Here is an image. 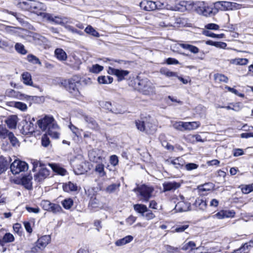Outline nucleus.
Masks as SVG:
<instances>
[{
  "label": "nucleus",
  "instance_id": "1",
  "mask_svg": "<svg viewBox=\"0 0 253 253\" xmlns=\"http://www.w3.org/2000/svg\"><path fill=\"white\" fill-rule=\"evenodd\" d=\"M66 89L73 96H78L80 95L78 86L80 84L79 78L74 76L63 83Z\"/></svg>",
  "mask_w": 253,
  "mask_h": 253
},
{
  "label": "nucleus",
  "instance_id": "2",
  "mask_svg": "<svg viewBox=\"0 0 253 253\" xmlns=\"http://www.w3.org/2000/svg\"><path fill=\"white\" fill-rule=\"evenodd\" d=\"M133 191L137 193L138 197L140 196V200L144 202H148L151 197L154 189L152 187L142 185L134 188Z\"/></svg>",
  "mask_w": 253,
  "mask_h": 253
},
{
  "label": "nucleus",
  "instance_id": "3",
  "mask_svg": "<svg viewBox=\"0 0 253 253\" xmlns=\"http://www.w3.org/2000/svg\"><path fill=\"white\" fill-rule=\"evenodd\" d=\"M195 10L198 14L205 16H211L214 14V9L204 1H200L195 4ZM215 10V9H214Z\"/></svg>",
  "mask_w": 253,
  "mask_h": 253
},
{
  "label": "nucleus",
  "instance_id": "4",
  "mask_svg": "<svg viewBox=\"0 0 253 253\" xmlns=\"http://www.w3.org/2000/svg\"><path fill=\"white\" fill-rule=\"evenodd\" d=\"M28 169V164L24 161L15 160L10 166V169L14 174H17Z\"/></svg>",
  "mask_w": 253,
  "mask_h": 253
},
{
  "label": "nucleus",
  "instance_id": "5",
  "mask_svg": "<svg viewBox=\"0 0 253 253\" xmlns=\"http://www.w3.org/2000/svg\"><path fill=\"white\" fill-rule=\"evenodd\" d=\"M51 238L49 235H45L39 238L37 242L36 246L32 249L31 253H35V251L39 249L40 252L42 251L46 247V246L50 243Z\"/></svg>",
  "mask_w": 253,
  "mask_h": 253
},
{
  "label": "nucleus",
  "instance_id": "6",
  "mask_svg": "<svg viewBox=\"0 0 253 253\" xmlns=\"http://www.w3.org/2000/svg\"><path fill=\"white\" fill-rule=\"evenodd\" d=\"M56 121L52 116H45L43 119L39 120L37 124L39 127L42 130H46Z\"/></svg>",
  "mask_w": 253,
  "mask_h": 253
},
{
  "label": "nucleus",
  "instance_id": "7",
  "mask_svg": "<svg viewBox=\"0 0 253 253\" xmlns=\"http://www.w3.org/2000/svg\"><path fill=\"white\" fill-rule=\"evenodd\" d=\"M107 72L110 75L116 76L119 82L124 80L125 77L129 74L127 70L115 69L111 67H109Z\"/></svg>",
  "mask_w": 253,
  "mask_h": 253
},
{
  "label": "nucleus",
  "instance_id": "8",
  "mask_svg": "<svg viewBox=\"0 0 253 253\" xmlns=\"http://www.w3.org/2000/svg\"><path fill=\"white\" fill-rule=\"evenodd\" d=\"M46 7L44 3L33 0L29 10L38 15L43 16L44 14H46L43 12L46 10Z\"/></svg>",
  "mask_w": 253,
  "mask_h": 253
},
{
  "label": "nucleus",
  "instance_id": "9",
  "mask_svg": "<svg viewBox=\"0 0 253 253\" xmlns=\"http://www.w3.org/2000/svg\"><path fill=\"white\" fill-rule=\"evenodd\" d=\"M86 163L83 160H77L74 162V171L77 175L84 173L87 171L86 169Z\"/></svg>",
  "mask_w": 253,
  "mask_h": 253
},
{
  "label": "nucleus",
  "instance_id": "10",
  "mask_svg": "<svg viewBox=\"0 0 253 253\" xmlns=\"http://www.w3.org/2000/svg\"><path fill=\"white\" fill-rule=\"evenodd\" d=\"M102 151L99 149H93L89 151L88 157L89 160L95 163H99L102 160Z\"/></svg>",
  "mask_w": 253,
  "mask_h": 253
},
{
  "label": "nucleus",
  "instance_id": "11",
  "mask_svg": "<svg viewBox=\"0 0 253 253\" xmlns=\"http://www.w3.org/2000/svg\"><path fill=\"white\" fill-rule=\"evenodd\" d=\"M215 6L221 10H231L236 7V3L226 1H218L215 3Z\"/></svg>",
  "mask_w": 253,
  "mask_h": 253
},
{
  "label": "nucleus",
  "instance_id": "12",
  "mask_svg": "<svg viewBox=\"0 0 253 253\" xmlns=\"http://www.w3.org/2000/svg\"><path fill=\"white\" fill-rule=\"evenodd\" d=\"M141 9L145 11H152L155 10L158 7V5L156 2L147 0H142L139 4Z\"/></svg>",
  "mask_w": 253,
  "mask_h": 253
},
{
  "label": "nucleus",
  "instance_id": "13",
  "mask_svg": "<svg viewBox=\"0 0 253 253\" xmlns=\"http://www.w3.org/2000/svg\"><path fill=\"white\" fill-rule=\"evenodd\" d=\"M49 170L44 166L40 168L39 172L35 175V180L37 182H41L49 175Z\"/></svg>",
  "mask_w": 253,
  "mask_h": 253
},
{
  "label": "nucleus",
  "instance_id": "14",
  "mask_svg": "<svg viewBox=\"0 0 253 253\" xmlns=\"http://www.w3.org/2000/svg\"><path fill=\"white\" fill-rule=\"evenodd\" d=\"M180 186V183L174 181H166L163 184L164 191H174Z\"/></svg>",
  "mask_w": 253,
  "mask_h": 253
},
{
  "label": "nucleus",
  "instance_id": "15",
  "mask_svg": "<svg viewBox=\"0 0 253 253\" xmlns=\"http://www.w3.org/2000/svg\"><path fill=\"white\" fill-rule=\"evenodd\" d=\"M60 128L56 122L52 124V126L47 129L48 135L54 138H58L60 135Z\"/></svg>",
  "mask_w": 253,
  "mask_h": 253
},
{
  "label": "nucleus",
  "instance_id": "16",
  "mask_svg": "<svg viewBox=\"0 0 253 253\" xmlns=\"http://www.w3.org/2000/svg\"><path fill=\"white\" fill-rule=\"evenodd\" d=\"M235 212L232 211H221L213 215L214 218L219 219L224 218L233 217L234 216Z\"/></svg>",
  "mask_w": 253,
  "mask_h": 253
},
{
  "label": "nucleus",
  "instance_id": "17",
  "mask_svg": "<svg viewBox=\"0 0 253 253\" xmlns=\"http://www.w3.org/2000/svg\"><path fill=\"white\" fill-rule=\"evenodd\" d=\"M84 120L87 124V126L95 130H99V126L96 121L93 118L85 116L84 117Z\"/></svg>",
  "mask_w": 253,
  "mask_h": 253
},
{
  "label": "nucleus",
  "instance_id": "18",
  "mask_svg": "<svg viewBox=\"0 0 253 253\" xmlns=\"http://www.w3.org/2000/svg\"><path fill=\"white\" fill-rule=\"evenodd\" d=\"M24 135L31 134L34 131V125L31 122H26L21 130Z\"/></svg>",
  "mask_w": 253,
  "mask_h": 253
},
{
  "label": "nucleus",
  "instance_id": "19",
  "mask_svg": "<svg viewBox=\"0 0 253 253\" xmlns=\"http://www.w3.org/2000/svg\"><path fill=\"white\" fill-rule=\"evenodd\" d=\"M18 121V118L16 115L9 116L5 120V122L9 128H15Z\"/></svg>",
  "mask_w": 253,
  "mask_h": 253
},
{
  "label": "nucleus",
  "instance_id": "20",
  "mask_svg": "<svg viewBox=\"0 0 253 253\" xmlns=\"http://www.w3.org/2000/svg\"><path fill=\"white\" fill-rule=\"evenodd\" d=\"M190 207V203L180 201L175 205L174 209L176 212H183L188 211Z\"/></svg>",
  "mask_w": 253,
  "mask_h": 253
},
{
  "label": "nucleus",
  "instance_id": "21",
  "mask_svg": "<svg viewBox=\"0 0 253 253\" xmlns=\"http://www.w3.org/2000/svg\"><path fill=\"white\" fill-rule=\"evenodd\" d=\"M141 92L144 95H149L155 93V87L150 81L146 85L144 86V88H141Z\"/></svg>",
  "mask_w": 253,
  "mask_h": 253
},
{
  "label": "nucleus",
  "instance_id": "22",
  "mask_svg": "<svg viewBox=\"0 0 253 253\" xmlns=\"http://www.w3.org/2000/svg\"><path fill=\"white\" fill-rule=\"evenodd\" d=\"M253 246V241L244 244L241 247L234 251V253H248Z\"/></svg>",
  "mask_w": 253,
  "mask_h": 253
},
{
  "label": "nucleus",
  "instance_id": "23",
  "mask_svg": "<svg viewBox=\"0 0 253 253\" xmlns=\"http://www.w3.org/2000/svg\"><path fill=\"white\" fill-rule=\"evenodd\" d=\"M49 166L52 169L53 171L57 174L64 176L67 172V170L64 168L61 167L59 165L56 164H49Z\"/></svg>",
  "mask_w": 253,
  "mask_h": 253
},
{
  "label": "nucleus",
  "instance_id": "24",
  "mask_svg": "<svg viewBox=\"0 0 253 253\" xmlns=\"http://www.w3.org/2000/svg\"><path fill=\"white\" fill-rule=\"evenodd\" d=\"M43 17L56 24L62 25L63 24L62 19L58 16H54L50 14L47 13L44 14Z\"/></svg>",
  "mask_w": 253,
  "mask_h": 253
},
{
  "label": "nucleus",
  "instance_id": "25",
  "mask_svg": "<svg viewBox=\"0 0 253 253\" xmlns=\"http://www.w3.org/2000/svg\"><path fill=\"white\" fill-rule=\"evenodd\" d=\"M94 168V172L100 177L106 176V173L104 170V165L102 163H97Z\"/></svg>",
  "mask_w": 253,
  "mask_h": 253
},
{
  "label": "nucleus",
  "instance_id": "26",
  "mask_svg": "<svg viewBox=\"0 0 253 253\" xmlns=\"http://www.w3.org/2000/svg\"><path fill=\"white\" fill-rule=\"evenodd\" d=\"M32 176L30 174L23 176L21 179L22 184L27 189H31L32 187Z\"/></svg>",
  "mask_w": 253,
  "mask_h": 253
},
{
  "label": "nucleus",
  "instance_id": "27",
  "mask_svg": "<svg viewBox=\"0 0 253 253\" xmlns=\"http://www.w3.org/2000/svg\"><path fill=\"white\" fill-rule=\"evenodd\" d=\"M133 240V237L128 235L121 239L117 240L115 244L116 246H122L130 243Z\"/></svg>",
  "mask_w": 253,
  "mask_h": 253
},
{
  "label": "nucleus",
  "instance_id": "28",
  "mask_svg": "<svg viewBox=\"0 0 253 253\" xmlns=\"http://www.w3.org/2000/svg\"><path fill=\"white\" fill-rule=\"evenodd\" d=\"M185 139L188 142L191 143H195L197 142L204 141V140L202 139L201 136L198 134H188L185 136Z\"/></svg>",
  "mask_w": 253,
  "mask_h": 253
},
{
  "label": "nucleus",
  "instance_id": "29",
  "mask_svg": "<svg viewBox=\"0 0 253 253\" xmlns=\"http://www.w3.org/2000/svg\"><path fill=\"white\" fill-rule=\"evenodd\" d=\"M199 122H185L184 130H194L200 126Z\"/></svg>",
  "mask_w": 253,
  "mask_h": 253
},
{
  "label": "nucleus",
  "instance_id": "30",
  "mask_svg": "<svg viewBox=\"0 0 253 253\" xmlns=\"http://www.w3.org/2000/svg\"><path fill=\"white\" fill-rule=\"evenodd\" d=\"M149 81V80L147 79L140 80L139 79L137 78L135 81L136 85L135 86V88L141 92V88H144V86L146 85Z\"/></svg>",
  "mask_w": 253,
  "mask_h": 253
},
{
  "label": "nucleus",
  "instance_id": "31",
  "mask_svg": "<svg viewBox=\"0 0 253 253\" xmlns=\"http://www.w3.org/2000/svg\"><path fill=\"white\" fill-rule=\"evenodd\" d=\"M167 162L169 164L172 165L177 169H179L183 166L182 159L180 157H178L172 160H168Z\"/></svg>",
  "mask_w": 253,
  "mask_h": 253
},
{
  "label": "nucleus",
  "instance_id": "32",
  "mask_svg": "<svg viewBox=\"0 0 253 253\" xmlns=\"http://www.w3.org/2000/svg\"><path fill=\"white\" fill-rule=\"evenodd\" d=\"M56 58L60 61H65L67 59L66 52L61 48H57L54 52Z\"/></svg>",
  "mask_w": 253,
  "mask_h": 253
},
{
  "label": "nucleus",
  "instance_id": "33",
  "mask_svg": "<svg viewBox=\"0 0 253 253\" xmlns=\"http://www.w3.org/2000/svg\"><path fill=\"white\" fill-rule=\"evenodd\" d=\"M22 81L24 84L32 86L33 82L31 74L28 72H24L22 75Z\"/></svg>",
  "mask_w": 253,
  "mask_h": 253
},
{
  "label": "nucleus",
  "instance_id": "34",
  "mask_svg": "<svg viewBox=\"0 0 253 253\" xmlns=\"http://www.w3.org/2000/svg\"><path fill=\"white\" fill-rule=\"evenodd\" d=\"M180 46L185 49L188 50L191 52L196 54L199 52V49L193 45H191L187 43H181L180 44Z\"/></svg>",
  "mask_w": 253,
  "mask_h": 253
},
{
  "label": "nucleus",
  "instance_id": "35",
  "mask_svg": "<svg viewBox=\"0 0 253 253\" xmlns=\"http://www.w3.org/2000/svg\"><path fill=\"white\" fill-rule=\"evenodd\" d=\"M63 190L65 192H70V191H76L78 189L77 185L76 184H74L71 182H69L67 183L64 184Z\"/></svg>",
  "mask_w": 253,
  "mask_h": 253
},
{
  "label": "nucleus",
  "instance_id": "36",
  "mask_svg": "<svg viewBox=\"0 0 253 253\" xmlns=\"http://www.w3.org/2000/svg\"><path fill=\"white\" fill-rule=\"evenodd\" d=\"M194 205L199 210L204 211L206 210L207 205L204 200L199 198L196 200Z\"/></svg>",
  "mask_w": 253,
  "mask_h": 253
},
{
  "label": "nucleus",
  "instance_id": "37",
  "mask_svg": "<svg viewBox=\"0 0 253 253\" xmlns=\"http://www.w3.org/2000/svg\"><path fill=\"white\" fill-rule=\"evenodd\" d=\"M134 210L139 213L141 214V216L147 211V207L142 204H135L133 206Z\"/></svg>",
  "mask_w": 253,
  "mask_h": 253
},
{
  "label": "nucleus",
  "instance_id": "38",
  "mask_svg": "<svg viewBox=\"0 0 253 253\" xmlns=\"http://www.w3.org/2000/svg\"><path fill=\"white\" fill-rule=\"evenodd\" d=\"M98 82L101 84H108L113 82V79L110 76H101L98 78Z\"/></svg>",
  "mask_w": 253,
  "mask_h": 253
},
{
  "label": "nucleus",
  "instance_id": "39",
  "mask_svg": "<svg viewBox=\"0 0 253 253\" xmlns=\"http://www.w3.org/2000/svg\"><path fill=\"white\" fill-rule=\"evenodd\" d=\"M9 166L7 161L3 157H0V173L5 171Z\"/></svg>",
  "mask_w": 253,
  "mask_h": 253
},
{
  "label": "nucleus",
  "instance_id": "40",
  "mask_svg": "<svg viewBox=\"0 0 253 253\" xmlns=\"http://www.w3.org/2000/svg\"><path fill=\"white\" fill-rule=\"evenodd\" d=\"M249 62V60L247 58H238L232 59L231 63L236 65H246Z\"/></svg>",
  "mask_w": 253,
  "mask_h": 253
},
{
  "label": "nucleus",
  "instance_id": "41",
  "mask_svg": "<svg viewBox=\"0 0 253 253\" xmlns=\"http://www.w3.org/2000/svg\"><path fill=\"white\" fill-rule=\"evenodd\" d=\"M84 31L88 34H90L92 35L93 37H99L100 34L99 33L96 31L91 26L88 25L87 26L85 30Z\"/></svg>",
  "mask_w": 253,
  "mask_h": 253
},
{
  "label": "nucleus",
  "instance_id": "42",
  "mask_svg": "<svg viewBox=\"0 0 253 253\" xmlns=\"http://www.w3.org/2000/svg\"><path fill=\"white\" fill-rule=\"evenodd\" d=\"M214 80L218 83L223 82L227 83L228 81V78L225 75L221 74H216L214 75Z\"/></svg>",
  "mask_w": 253,
  "mask_h": 253
},
{
  "label": "nucleus",
  "instance_id": "43",
  "mask_svg": "<svg viewBox=\"0 0 253 253\" xmlns=\"http://www.w3.org/2000/svg\"><path fill=\"white\" fill-rule=\"evenodd\" d=\"M50 207L49 210L48 211L52 212L54 213L61 212L62 211L61 206L58 204L52 203Z\"/></svg>",
  "mask_w": 253,
  "mask_h": 253
},
{
  "label": "nucleus",
  "instance_id": "44",
  "mask_svg": "<svg viewBox=\"0 0 253 253\" xmlns=\"http://www.w3.org/2000/svg\"><path fill=\"white\" fill-rule=\"evenodd\" d=\"M120 186V183H114L109 185L106 188V191L109 193H112L115 192Z\"/></svg>",
  "mask_w": 253,
  "mask_h": 253
},
{
  "label": "nucleus",
  "instance_id": "45",
  "mask_svg": "<svg viewBox=\"0 0 253 253\" xmlns=\"http://www.w3.org/2000/svg\"><path fill=\"white\" fill-rule=\"evenodd\" d=\"M185 122H174L172 123V126L176 129L183 131L184 130Z\"/></svg>",
  "mask_w": 253,
  "mask_h": 253
},
{
  "label": "nucleus",
  "instance_id": "46",
  "mask_svg": "<svg viewBox=\"0 0 253 253\" xmlns=\"http://www.w3.org/2000/svg\"><path fill=\"white\" fill-rule=\"evenodd\" d=\"M3 242L4 244L13 242L14 241L13 235L10 233H6L2 238Z\"/></svg>",
  "mask_w": 253,
  "mask_h": 253
},
{
  "label": "nucleus",
  "instance_id": "47",
  "mask_svg": "<svg viewBox=\"0 0 253 253\" xmlns=\"http://www.w3.org/2000/svg\"><path fill=\"white\" fill-rule=\"evenodd\" d=\"M241 191L243 194H247L253 191V183L252 184L242 186Z\"/></svg>",
  "mask_w": 253,
  "mask_h": 253
},
{
  "label": "nucleus",
  "instance_id": "48",
  "mask_svg": "<svg viewBox=\"0 0 253 253\" xmlns=\"http://www.w3.org/2000/svg\"><path fill=\"white\" fill-rule=\"evenodd\" d=\"M62 205L65 209H70L73 205V201L71 198L66 199L62 202Z\"/></svg>",
  "mask_w": 253,
  "mask_h": 253
},
{
  "label": "nucleus",
  "instance_id": "49",
  "mask_svg": "<svg viewBox=\"0 0 253 253\" xmlns=\"http://www.w3.org/2000/svg\"><path fill=\"white\" fill-rule=\"evenodd\" d=\"M31 163L33 165V169L32 170L34 171H35L37 170V169L38 167H40L41 168L42 167H43L44 166V165L42 164L40 161H38L37 160L35 159H32L31 161Z\"/></svg>",
  "mask_w": 253,
  "mask_h": 253
},
{
  "label": "nucleus",
  "instance_id": "50",
  "mask_svg": "<svg viewBox=\"0 0 253 253\" xmlns=\"http://www.w3.org/2000/svg\"><path fill=\"white\" fill-rule=\"evenodd\" d=\"M203 34L207 37L217 39L223 38L225 36L224 34H215L208 31H204Z\"/></svg>",
  "mask_w": 253,
  "mask_h": 253
},
{
  "label": "nucleus",
  "instance_id": "51",
  "mask_svg": "<svg viewBox=\"0 0 253 253\" xmlns=\"http://www.w3.org/2000/svg\"><path fill=\"white\" fill-rule=\"evenodd\" d=\"M15 48L18 53L22 54H26L27 52L24 45L20 43H16L15 45Z\"/></svg>",
  "mask_w": 253,
  "mask_h": 253
},
{
  "label": "nucleus",
  "instance_id": "52",
  "mask_svg": "<svg viewBox=\"0 0 253 253\" xmlns=\"http://www.w3.org/2000/svg\"><path fill=\"white\" fill-rule=\"evenodd\" d=\"M7 138L13 146L16 147L19 146V141L12 132L9 134Z\"/></svg>",
  "mask_w": 253,
  "mask_h": 253
},
{
  "label": "nucleus",
  "instance_id": "53",
  "mask_svg": "<svg viewBox=\"0 0 253 253\" xmlns=\"http://www.w3.org/2000/svg\"><path fill=\"white\" fill-rule=\"evenodd\" d=\"M161 74L164 75L168 77H177L176 73L171 72L167 69H161L160 70Z\"/></svg>",
  "mask_w": 253,
  "mask_h": 253
},
{
  "label": "nucleus",
  "instance_id": "54",
  "mask_svg": "<svg viewBox=\"0 0 253 253\" xmlns=\"http://www.w3.org/2000/svg\"><path fill=\"white\" fill-rule=\"evenodd\" d=\"M11 132L6 128L0 126V137L1 138L4 139L8 137Z\"/></svg>",
  "mask_w": 253,
  "mask_h": 253
},
{
  "label": "nucleus",
  "instance_id": "55",
  "mask_svg": "<svg viewBox=\"0 0 253 253\" xmlns=\"http://www.w3.org/2000/svg\"><path fill=\"white\" fill-rule=\"evenodd\" d=\"M103 69V67L98 64L93 65L89 69V71L93 73H99Z\"/></svg>",
  "mask_w": 253,
  "mask_h": 253
},
{
  "label": "nucleus",
  "instance_id": "56",
  "mask_svg": "<svg viewBox=\"0 0 253 253\" xmlns=\"http://www.w3.org/2000/svg\"><path fill=\"white\" fill-rule=\"evenodd\" d=\"M196 247L195 243L193 241H189L188 243H185L182 247V250H187L189 249L193 250Z\"/></svg>",
  "mask_w": 253,
  "mask_h": 253
},
{
  "label": "nucleus",
  "instance_id": "57",
  "mask_svg": "<svg viewBox=\"0 0 253 253\" xmlns=\"http://www.w3.org/2000/svg\"><path fill=\"white\" fill-rule=\"evenodd\" d=\"M13 103V106L15 108L19 109V110L24 111L27 109V105L23 102H14Z\"/></svg>",
  "mask_w": 253,
  "mask_h": 253
},
{
  "label": "nucleus",
  "instance_id": "58",
  "mask_svg": "<svg viewBox=\"0 0 253 253\" xmlns=\"http://www.w3.org/2000/svg\"><path fill=\"white\" fill-rule=\"evenodd\" d=\"M5 94L7 96L11 97H17L18 98L19 96H21L19 92H16L13 89H9L6 91Z\"/></svg>",
  "mask_w": 253,
  "mask_h": 253
},
{
  "label": "nucleus",
  "instance_id": "59",
  "mask_svg": "<svg viewBox=\"0 0 253 253\" xmlns=\"http://www.w3.org/2000/svg\"><path fill=\"white\" fill-rule=\"evenodd\" d=\"M27 60L28 61L32 62L33 64H38L41 65V62H40L39 58L33 55H28L27 56Z\"/></svg>",
  "mask_w": 253,
  "mask_h": 253
},
{
  "label": "nucleus",
  "instance_id": "60",
  "mask_svg": "<svg viewBox=\"0 0 253 253\" xmlns=\"http://www.w3.org/2000/svg\"><path fill=\"white\" fill-rule=\"evenodd\" d=\"M142 216L145 218L146 220H149L154 218L155 215L151 211L148 209L147 211H146Z\"/></svg>",
  "mask_w": 253,
  "mask_h": 253
},
{
  "label": "nucleus",
  "instance_id": "61",
  "mask_svg": "<svg viewBox=\"0 0 253 253\" xmlns=\"http://www.w3.org/2000/svg\"><path fill=\"white\" fill-rule=\"evenodd\" d=\"M175 22L177 24L179 25V26H185L188 24L187 19L182 17L176 18Z\"/></svg>",
  "mask_w": 253,
  "mask_h": 253
},
{
  "label": "nucleus",
  "instance_id": "62",
  "mask_svg": "<svg viewBox=\"0 0 253 253\" xmlns=\"http://www.w3.org/2000/svg\"><path fill=\"white\" fill-rule=\"evenodd\" d=\"M52 203L47 200H42L41 202V205L42 207V209L48 211L49 210V208L50 207V205Z\"/></svg>",
  "mask_w": 253,
  "mask_h": 253
},
{
  "label": "nucleus",
  "instance_id": "63",
  "mask_svg": "<svg viewBox=\"0 0 253 253\" xmlns=\"http://www.w3.org/2000/svg\"><path fill=\"white\" fill-rule=\"evenodd\" d=\"M212 184L211 183H207L199 186V189L201 191H209L212 188Z\"/></svg>",
  "mask_w": 253,
  "mask_h": 253
},
{
  "label": "nucleus",
  "instance_id": "64",
  "mask_svg": "<svg viewBox=\"0 0 253 253\" xmlns=\"http://www.w3.org/2000/svg\"><path fill=\"white\" fill-rule=\"evenodd\" d=\"M135 124L137 129L140 131H144L146 129L144 122L138 120L135 122Z\"/></svg>",
  "mask_w": 253,
  "mask_h": 253
}]
</instances>
